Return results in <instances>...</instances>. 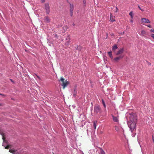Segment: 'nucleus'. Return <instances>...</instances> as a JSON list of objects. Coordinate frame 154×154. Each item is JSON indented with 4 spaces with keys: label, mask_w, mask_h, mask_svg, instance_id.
<instances>
[{
    "label": "nucleus",
    "mask_w": 154,
    "mask_h": 154,
    "mask_svg": "<svg viewBox=\"0 0 154 154\" xmlns=\"http://www.w3.org/2000/svg\"><path fill=\"white\" fill-rule=\"evenodd\" d=\"M137 115L136 114L132 113L130 114L129 121L128 122V124L129 126V128L131 132L136 128V125L137 122Z\"/></svg>",
    "instance_id": "1"
},
{
    "label": "nucleus",
    "mask_w": 154,
    "mask_h": 154,
    "mask_svg": "<svg viewBox=\"0 0 154 154\" xmlns=\"http://www.w3.org/2000/svg\"><path fill=\"white\" fill-rule=\"evenodd\" d=\"M64 79L63 77H61L60 78V80L62 82V85L63 86V89H64L66 87L67 85L69 84V82L67 81V80H66L65 81H64Z\"/></svg>",
    "instance_id": "2"
},
{
    "label": "nucleus",
    "mask_w": 154,
    "mask_h": 154,
    "mask_svg": "<svg viewBox=\"0 0 154 154\" xmlns=\"http://www.w3.org/2000/svg\"><path fill=\"white\" fill-rule=\"evenodd\" d=\"M94 112L96 113H101L102 111L100 106L97 104L95 105L94 107Z\"/></svg>",
    "instance_id": "3"
},
{
    "label": "nucleus",
    "mask_w": 154,
    "mask_h": 154,
    "mask_svg": "<svg viewBox=\"0 0 154 154\" xmlns=\"http://www.w3.org/2000/svg\"><path fill=\"white\" fill-rule=\"evenodd\" d=\"M45 8L46 13L48 14H49L50 12V8L49 6V4L48 3H46L45 4Z\"/></svg>",
    "instance_id": "4"
},
{
    "label": "nucleus",
    "mask_w": 154,
    "mask_h": 154,
    "mask_svg": "<svg viewBox=\"0 0 154 154\" xmlns=\"http://www.w3.org/2000/svg\"><path fill=\"white\" fill-rule=\"evenodd\" d=\"M141 23L142 24H143L146 23H150L149 20L145 18H141Z\"/></svg>",
    "instance_id": "5"
},
{
    "label": "nucleus",
    "mask_w": 154,
    "mask_h": 154,
    "mask_svg": "<svg viewBox=\"0 0 154 154\" xmlns=\"http://www.w3.org/2000/svg\"><path fill=\"white\" fill-rule=\"evenodd\" d=\"M124 57V56L122 55H120L119 56L116 57L114 59V60L116 62H118L119 60L122 59Z\"/></svg>",
    "instance_id": "6"
},
{
    "label": "nucleus",
    "mask_w": 154,
    "mask_h": 154,
    "mask_svg": "<svg viewBox=\"0 0 154 154\" xmlns=\"http://www.w3.org/2000/svg\"><path fill=\"white\" fill-rule=\"evenodd\" d=\"M124 52V48H121L116 53L115 55H118L120 54L121 55V54H122V53H123Z\"/></svg>",
    "instance_id": "7"
},
{
    "label": "nucleus",
    "mask_w": 154,
    "mask_h": 154,
    "mask_svg": "<svg viewBox=\"0 0 154 154\" xmlns=\"http://www.w3.org/2000/svg\"><path fill=\"white\" fill-rule=\"evenodd\" d=\"M70 38L69 35L68 36L67 38H66V40L67 41L66 42L65 44V45L66 46H68L69 45L70 43Z\"/></svg>",
    "instance_id": "8"
},
{
    "label": "nucleus",
    "mask_w": 154,
    "mask_h": 154,
    "mask_svg": "<svg viewBox=\"0 0 154 154\" xmlns=\"http://www.w3.org/2000/svg\"><path fill=\"white\" fill-rule=\"evenodd\" d=\"M113 121L115 122H119V116H115L113 115H112Z\"/></svg>",
    "instance_id": "9"
},
{
    "label": "nucleus",
    "mask_w": 154,
    "mask_h": 154,
    "mask_svg": "<svg viewBox=\"0 0 154 154\" xmlns=\"http://www.w3.org/2000/svg\"><path fill=\"white\" fill-rule=\"evenodd\" d=\"M146 33L144 30H142L141 31V33L140 34V35L146 37Z\"/></svg>",
    "instance_id": "10"
},
{
    "label": "nucleus",
    "mask_w": 154,
    "mask_h": 154,
    "mask_svg": "<svg viewBox=\"0 0 154 154\" xmlns=\"http://www.w3.org/2000/svg\"><path fill=\"white\" fill-rule=\"evenodd\" d=\"M114 16L113 17L111 13L110 14V21L111 22H113L114 21H115V20L114 19Z\"/></svg>",
    "instance_id": "11"
},
{
    "label": "nucleus",
    "mask_w": 154,
    "mask_h": 154,
    "mask_svg": "<svg viewBox=\"0 0 154 154\" xmlns=\"http://www.w3.org/2000/svg\"><path fill=\"white\" fill-rule=\"evenodd\" d=\"M44 20L45 22L49 23L50 22V20L48 17L46 16L45 17Z\"/></svg>",
    "instance_id": "12"
},
{
    "label": "nucleus",
    "mask_w": 154,
    "mask_h": 154,
    "mask_svg": "<svg viewBox=\"0 0 154 154\" xmlns=\"http://www.w3.org/2000/svg\"><path fill=\"white\" fill-rule=\"evenodd\" d=\"M69 7H70V11H73L74 10V7L73 5L72 4H71L69 3Z\"/></svg>",
    "instance_id": "13"
},
{
    "label": "nucleus",
    "mask_w": 154,
    "mask_h": 154,
    "mask_svg": "<svg viewBox=\"0 0 154 154\" xmlns=\"http://www.w3.org/2000/svg\"><path fill=\"white\" fill-rule=\"evenodd\" d=\"M115 129L117 131H120L122 129L121 128H119L117 126H115Z\"/></svg>",
    "instance_id": "14"
},
{
    "label": "nucleus",
    "mask_w": 154,
    "mask_h": 154,
    "mask_svg": "<svg viewBox=\"0 0 154 154\" xmlns=\"http://www.w3.org/2000/svg\"><path fill=\"white\" fill-rule=\"evenodd\" d=\"M117 48H118V47H117V45H115L112 47V50L113 52H115V51H116V50Z\"/></svg>",
    "instance_id": "15"
},
{
    "label": "nucleus",
    "mask_w": 154,
    "mask_h": 154,
    "mask_svg": "<svg viewBox=\"0 0 154 154\" xmlns=\"http://www.w3.org/2000/svg\"><path fill=\"white\" fill-rule=\"evenodd\" d=\"M77 93V91L76 88H74V91L73 93V95L74 97H75L76 96V94Z\"/></svg>",
    "instance_id": "16"
},
{
    "label": "nucleus",
    "mask_w": 154,
    "mask_h": 154,
    "mask_svg": "<svg viewBox=\"0 0 154 154\" xmlns=\"http://www.w3.org/2000/svg\"><path fill=\"white\" fill-rule=\"evenodd\" d=\"M1 134L2 136V139L3 140L4 142H5V134L3 133H1Z\"/></svg>",
    "instance_id": "17"
},
{
    "label": "nucleus",
    "mask_w": 154,
    "mask_h": 154,
    "mask_svg": "<svg viewBox=\"0 0 154 154\" xmlns=\"http://www.w3.org/2000/svg\"><path fill=\"white\" fill-rule=\"evenodd\" d=\"M108 54L109 56V57H110L111 59H112L113 57V56L112 55V51H109V52L108 53Z\"/></svg>",
    "instance_id": "18"
},
{
    "label": "nucleus",
    "mask_w": 154,
    "mask_h": 154,
    "mask_svg": "<svg viewBox=\"0 0 154 154\" xmlns=\"http://www.w3.org/2000/svg\"><path fill=\"white\" fill-rule=\"evenodd\" d=\"M97 122L96 121H94L93 122L94 126V129L96 128V126L97 125Z\"/></svg>",
    "instance_id": "19"
},
{
    "label": "nucleus",
    "mask_w": 154,
    "mask_h": 154,
    "mask_svg": "<svg viewBox=\"0 0 154 154\" xmlns=\"http://www.w3.org/2000/svg\"><path fill=\"white\" fill-rule=\"evenodd\" d=\"M16 151H15L14 150H13V149H9V152H11V153L13 154H15V152Z\"/></svg>",
    "instance_id": "20"
},
{
    "label": "nucleus",
    "mask_w": 154,
    "mask_h": 154,
    "mask_svg": "<svg viewBox=\"0 0 154 154\" xmlns=\"http://www.w3.org/2000/svg\"><path fill=\"white\" fill-rule=\"evenodd\" d=\"M133 14L132 11H131L129 13V15L131 16V17L132 19H133Z\"/></svg>",
    "instance_id": "21"
},
{
    "label": "nucleus",
    "mask_w": 154,
    "mask_h": 154,
    "mask_svg": "<svg viewBox=\"0 0 154 154\" xmlns=\"http://www.w3.org/2000/svg\"><path fill=\"white\" fill-rule=\"evenodd\" d=\"M63 29L64 30V32H65L67 29L68 27L67 26H65L63 27Z\"/></svg>",
    "instance_id": "22"
},
{
    "label": "nucleus",
    "mask_w": 154,
    "mask_h": 154,
    "mask_svg": "<svg viewBox=\"0 0 154 154\" xmlns=\"http://www.w3.org/2000/svg\"><path fill=\"white\" fill-rule=\"evenodd\" d=\"M100 154H105V152L102 149H100Z\"/></svg>",
    "instance_id": "23"
},
{
    "label": "nucleus",
    "mask_w": 154,
    "mask_h": 154,
    "mask_svg": "<svg viewBox=\"0 0 154 154\" xmlns=\"http://www.w3.org/2000/svg\"><path fill=\"white\" fill-rule=\"evenodd\" d=\"M102 103H103V104L104 107L105 108L106 106V105L105 104V102L104 101V100L103 99H102Z\"/></svg>",
    "instance_id": "24"
},
{
    "label": "nucleus",
    "mask_w": 154,
    "mask_h": 154,
    "mask_svg": "<svg viewBox=\"0 0 154 154\" xmlns=\"http://www.w3.org/2000/svg\"><path fill=\"white\" fill-rule=\"evenodd\" d=\"M138 7L140 9V10L142 11H144L143 8H140V6L139 5H138Z\"/></svg>",
    "instance_id": "25"
},
{
    "label": "nucleus",
    "mask_w": 154,
    "mask_h": 154,
    "mask_svg": "<svg viewBox=\"0 0 154 154\" xmlns=\"http://www.w3.org/2000/svg\"><path fill=\"white\" fill-rule=\"evenodd\" d=\"M10 148V146L9 145H8L6 147H5V149H8Z\"/></svg>",
    "instance_id": "26"
},
{
    "label": "nucleus",
    "mask_w": 154,
    "mask_h": 154,
    "mask_svg": "<svg viewBox=\"0 0 154 154\" xmlns=\"http://www.w3.org/2000/svg\"><path fill=\"white\" fill-rule=\"evenodd\" d=\"M70 16L71 17H72L73 15V11H70Z\"/></svg>",
    "instance_id": "27"
},
{
    "label": "nucleus",
    "mask_w": 154,
    "mask_h": 154,
    "mask_svg": "<svg viewBox=\"0 0 154 154\" xmlns=\"http://www.w3.org/2000/svg\"><path fill=\"white\" fill-rule=\"evenodd\" d=\"M83 3L84 4V6H85V3H86L85 0H84L83 1Z\"/></svg>",
    "instance_id": "28"
},
{
    "label": "nucleus",
    "mask_w": 154,
    "mask_h": 154,
    "mask_svg": "<svg viewBox=\"0 0 154 154\" xmlns=\"http://www.w3.org/2000/svg\"><path fill=\"white\" fill-rule=\"evenodd\" d=\"M151 36L154 39V34H151Z\"/></svg>",
    "instance_id": "29"
},
{
    "label": "nucleus",
    "mask_w": 154,
    "mask_h": 154,
    "mask_svg": "<svg viewBox=\"0 0 154 154\" xmlns=\"http://www.w3.org/2000/svg\"><path fill=\"white\" fill-rule=\"evenodd\" d=\"M118 8H117V7H116V11H115V12H117L118 11Z\"/></svg>",
    "instance_id": "30"
},
{
    "label": "nucleus",
    "mask_w": 154,
    "mask_h": 154,
    "mask_svg": "<svg viewBox=\"0 0 154 154\" xmlns=\"http://www.w3.org/2000/svg\"><path fill=\"white\" fill-rule=\"evenodd\" d=\"M45 1V0H41V2L42 3H44Z\"/></svg>",
    "instance_id": "31"
},
{
    "label": "nucleus",
    "mask_w": 154,
    "mask_h": 154,
    "mask_svg": "<svg viewBox=\"0 0 154 154\" xmlns=\"http://www.w3.org/2000/svg\"><path fill=\"white\" fill-rule=\"evenodd\" d=\"M147 26L149 28H151V26L150 25H147Z\"/></svg>",
    "instance_id": "32"
},
{
    "label": "nucleus",
    "mask_w": 154,
    "mask_h": 154,
    "mask_svg": "<svg viewBox=\"0 0 154 154\" xmlns=\"http://www.w3.org/2000/svg\"><path fill=\"white\" fill-rule=\"evenodd\" d=\"M151 31L152 32H154V29H152L151 30Z\"/></svg>",
    "instance_id": "33"
},
{
    "label": "nucleus",
    "mask_w": 154,
    "mask_h": 154,
    "mask_svg": "<svg viewBox=\"0 0 154 154\" xmlns=\"http://www.w3.org/2000/svg\"><path fill=\"white\" fill-rule=\"evenodd\" d=\"M152 140L153 142H154V137L153 136H152Z\"/></svg>",
    "instance_id": "34"
},
{
    "label": "nucleus",
    "mask_w": 154,
    "mask_h": 154,
    "mask_svg": "<svg viewBox=\"0 0 154 154\" xmlns=\"http://www.w3.org/2000/svg\"><path fill=\"white\" fill-rule=\"evenodd\" d=\"M130 21L131 22H132V23L133 22V19H131L130 20Z\"/></svg>",
    "instance_id": "35"
},
{
    "label": "nucleus",
    "mask_w": 154,
    "mask_h": 154,
    "mask_svg": "<svg viewBox=\"0 0 154 154\" xmlns=\"http://www.w3.org/2000/svg\"><path fill=\"white\" fill-rule=\"evenodd\" d=\"M36 76H37V78H38L39 79H40V77L39 76H38V75H36Z\"/></svg>",
    "instance_id": "36"
},
{
    "label": "nucleus",
    "mask_w": 154,
    "mask_h": 154,
    "mask_svg": "<svg viewBox=\"0 0 154 154\" xmlns=\"http://www.w3.org/2000/svg\"><path fill=\"white\" fill-rule=\"evenodd\" d=\"M0 95H3V94H0Z\"/></svg>",
    "instance_id": "37"
},
{
    "label": "nucleus",
    "mask_w": 154,
    "mask_h": 154,
    "mask_svg": "<svg viewBox=\"0 0 154 154\" xmlns=\"http://www.w3.org/2000/svg\"><path fill=\"white\" fill-rule=\"evenodd\" d=\"M10 80H11V81L12 82V79H11Z\"/></svg>",
    "instance_id": "38"
},
{
    "label": "nucleus",
    "mask_w": 154,
    "mask_h": 154,
    "mask_svg": "<svg viewBox=\"0 0 154 154\" xmlns=\"http://www.w3.org/2000/svg\"><path fill=\"white\" fill-rule=\"evenodd\" d=\"M73 25H74V23H73Z\"/></svg>",
    "instance_id": "39"
}]
</instances>
